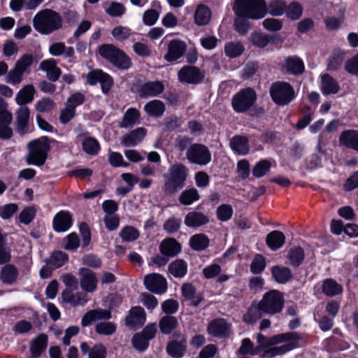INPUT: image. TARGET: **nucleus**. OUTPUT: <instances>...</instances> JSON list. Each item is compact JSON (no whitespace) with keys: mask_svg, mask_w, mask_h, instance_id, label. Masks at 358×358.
<instances>
[{"mask_svg":"<svg viewBox=\"0 0 358 358\" xmlns=\"http://www.w3.org/2000/svg\"><path fill=\"white\" fill-rule=\"evenodd\" d=\"M263 314L264 313L260 308V303H258L256 305H252L248 308L247 313L243 316V319L245 322L252 324L259 320Z\"/></svg>","mask_w":358,"mask_h":358,"instance_id":"obj_46","label":"nucleus"},{"mask_svg":"<svg viewBox=\"0 0 358 358\" xmlns=\"http://www.w3.org/2000/svg\"><path fill=\"white\" fill-rule=\"evenodd\" d=\"M78 273L81 288L87 292L94 291L98 283L95 273L87 268H80Z\"/></svg>","mask_w":358,"mask_h":358,"instance_id":"obj_14","label":"nucleus"},{"mask_svg":"<svg viewBox=\"0 0 358 358\" xmlns=\"http://www.w3.org/2000/svg\"><path fill=\"white\" fill-rule=\"evenodd\" d=\"M110 312L108 310L95 309L87 312L82 318V324L84 327L88 326L93 321L102 319L110 318Z\"/></svg>","mask_w":358,"mask_h":358,"instance_id":"obj_25","label":"nucleus"},{"mask_svg":"<svg viewBox=\"0 0 358 358\" xmlns=\"http://www.w3.org/2000/svg\"><path fill=\"white\" fill-rule=\"evenodd\" d=\"M99 54L116 67L127 69L131 66V61L126 54L112 44H105L99 48Z\"/></svg>","mask_w":358,"mask_h":358,"instance_id":"obj_6","label":"nucleus"},{"mask_svg":"<svg viewBox=\"0 0 358 358\" xmlns=\"http://www.w3.org/2000/svg\"><path fill=\"white\" fill-rule=\"evenodd\" d=\"M230 327L224 319H215L208 325V333L217 338H222L229 336Z\"/></svg>","mask_w":358,"mask_h":358,"instance_id":"obj_16","label":"nucleus"},{"mask_svg":"<svg viewBox=\"0 0 358 358\" xmlns=\"http://www.w3.org/2000/svg\"><path fill=\"white\" fill-rule=\"evenodd\" d=\"M145 135L146 130L139 127L123 136L120 143L124 147H134L142 141Z\"/></svg>","mask_w":358,"mask_h":358,"instance_id":"obj_19","label":"nucleus"},{"mask_svg":"<svg viewBox=\"0 0 358 358\" xmlns=\"http://www.w3.org/2000/svg\"><path fill=\"white\" fill-rule=\"evenodd\" d=\"M285 243V236L280 231H273L266 236V244L273 250H276L282 247Z\"/></svg>","mask_w":358,"mask_h":358,"instance_id":"obj_29","label":"nucleus"},{"mask_svg":"<svg viewBox=\"0 0 358 358\" xmlns=\"http://www.w3.org/2000/svg\"><path fill=\"white\" fill-rule=\"evenodd\" d=\"M270 168L271 163L268 160H262L255 165L252 173L255 177L260 178L264 176Z\"/></svg>","mask_w":358,"mask_h":358,"instance_id":"obj_64","label":"nucleus"},{"mask_svg":"<svg viewBox=\"0 0 358 358\" xmlns=\"http://www.w3.org/2000/svg\"><path fill=\"white\" fill-rule=\"evenodd\" d=\"M240 354L243 355H255L259 353L257 347L255 348L253 343L249 338H244L242 341L241 345L238 350Z\"/></svg>","mask_w":358,"mask_h":358,"instance_id":"obj_56","label":"nucleus"},{"mask_svg":"<svg viewBox=\"0 0 358 358\" xmlns=\"http://www.w3.org/2000/svg\"><path fill=\"white\" fill-rule=\"evenodd\" d=\"M199 194L196 189L192 187L184 190L179 196V201L183 205H191L199 199Z\"/></svg>","mask_w":358,"mask_h":358,"instance_id":"obj_49","label":"nucleus"},{"mask_svg":"<svg viewBox=\"0 0 358 358\" xmlns=\"http://www.w3.org/2000/svg\"><path fill=\"white\" fill-rule=\"evenodd\" d=\"M257 99L255 90L250 87L245 88L236 93L232 98L231 104L237 113H245L255 103Z\"/></svg>","mask_w":358,"mask_h":358,"instance_id":"obj_9","label":"nucleus"},{"mask_svg":"<svg viewBox=\"0 0 358 358\" xmlns=\"http://www.w3.org/2000/svg\"><path fill=\"white\" fill-rule=\"evenodd\" d=\"M62 19L60 15L51 9L38 12L33 18L34 28L42 34H50L62 27Z\"/></svg>","mask_w":358,"mask_h":358,"instance_id":"obj_2","label":"nucleus"},{"mask_svg":"<svg viewBox=\"0 0 358 358\" xmlns=\"http://www.w3.org/2000/svg\"><path fill=\"white\" fill-rule=\"evenodd\" d=\"M233 213V208L229 204H222L216 210L217 218L222 222L230 220Z\"/></svg>","mask_w":358,"mask_h":358,"instance_id":"obj_58","label":"nucleus"},{"mask_svg":"<svg viewBox=\"0 0 358 358\" xmlns=\"http://www.w3.org/2000/svg\"><path fill=\"white\" fill-rule=\"evenodd\" d=\"M180 249V245L173 238L165 240L160 245L161 252L169 257L176 255Z\"/></svg>","mask_w":358,"mask_h":358,"instance_id":"obj_31","label":"nucleus"},{"mask_svg":"<svg viewBox=\"0 0 358 358\" xmlns=\"http://www.w3.org/2000/svg\"><path fill=\"white\" fill-rule=\"evenodd\" d=\"M186 157L189 162L200 166H205L211 161V153L209 149L201 143L190 145L187 150Z\"/></svg>","mask_w":358,"mask_h":358,"instance_id":"obj_10","label":"nucleus"},{"mask_svg":"<svg viewBox=\"0 0 358 358\" xmlns=\"http://www.w3.org/2000/svg\"><path fill=\"white\" fill-rule=\"evenodd\" d=\"M340 143L348 148L358 151V131L347 130L341 134Z\"/></svg>","mask_w":358,"mask_h":358,"instance_id":"obj_27","label":"nucleus"},{"mask_svg":"<svg viewBox=\"0 0 358 358\" xmlns=\"http://www.w3.org/2000/svg\"><path fill=\"white\" fill-rule=\"evenodd\" d=\"M87 80L91 85H95L98 82L100 83L102 92L105 94L109 92L113 83L112 78L101 70L90 72L87 76Z\"/></svg>","mask_w":358,"mask_h":358,"instance_id":"obj_11","label":"nucleus"},{"mask_svg":"<svg viewBox=\"0 0 358 358\" xmlns=\"http://www.w3.org/2000/svg\"><path fill=\"white\" fill-rule=\"evenodd\" d=\"M49 52L52 56H60L64 55L66 57H72L74 55V49L72 47L66 48L62 42L52 43L49 47Z\"/></svg>","mask_w":358,"mask_h":358,"instance_id":"obj_35","label":"nucleus"},{"mask_svg":"<svg viewBox=\"0 0 358 358\" xmlns=\"http://www.w3.org/2000/svg\"><path fill=\"white\" fill-rule=\"evenodd\" d=\"M259 303L264 314L273 315L282 310L285 303L284 296L278 290H270L264 294Z\"/></svg>","mask_w":358,"mask_h":358,"instance_id":"obj_7","label":"nucleus"},{"mask_svg":"<svg viewBox=\"0 0 358 358\" xmlns=\"http://www.w3.org/2000/svg\"><path fill=\"white\" fill-rule=\"evenodd\" d=\"M144 285L148 290L156 294H162L167 289L166 279L158 273L147 275L144 278Z\"/></svg>","mask_w":358,"mask_h":358,"instance_id":"obj_12","label":"nucleus"},{"mask_svg":"<svg viewBox=\"0 0 358 358\" xmlns=\"http://www.w3.org/2000/svg\"><path fill=\"white\" fill-rule=\"evenodd\" d=\"M164 90V84L159 80L143 83L138 90L139 96L143 98L157 96Z\"/></svg>","mask_w":358,"mask_h":358,"instance_id":"obj_17","label":"nucleus"},{"mask_svg":"<svg viewBox=\"0 0 358 358\" xmlns=\"http://www.w3.org/2000/svg\"><path fill=\"white\" fill-rule=\"evenodd\" d=\"M17 270L12 265H7L2 268L1 278L4 283H12L17 276Z\"/></svg>","mask_w":358,"mask_h":358,"instance_id":"obj_52","label":"nucleus"},{"mask_svg":"<svg viewBox=\"0 0 358 358\" xmlns=\"http://www.w3.org/2000/svg\"><path fill=\"white\" fill-rule=\"evenodd\" d=\"M187 48L186 43L180 40H172L168 44V51L164 59L169 62H174L180 58Z\"/></svg>","mask_w":358,"mask_h":358,"instance_id":"obj_15","label":"nucleus"},{"mask_svg":"<svg viewBox=\"0 0 358 358\" xmlns=\"http://www.w3.org/2000/svg\"><path fill=\"white\" fill-rule=\"evenodd\" d=\"M30 111L27 106H22L16 112L17 131L24 134L28 131Z\"/></svg>","mask_w":358,"mask_h":358,"instance_id":"obj_20","label":"nucleus"},{"mask_svg":"<svg viewBox=\"0 0 358 358\" xmlns=\"http://www.w3.org/2000/svg\"><path fill=\"white\" fill-rule=\"evenodd\" d=\"M234 27L240 35H245L250 28L249 21L244 17H238L235 19Z\"/></svg>","mask_w":358,"mask_h":358,"instance_id":"obj_60","label":"nucleus"},{"mask_svg":"<svg viewBox=\"0 0 358 358\" xmlns=\"http://www.w3.org/2000/svg\"><path fill=\"white\" fill-rule=\"evenodd\" d=\"M41 70L47 73V77L52 81H56L61 75V70L57 66L56 62L54 59H47L40 64Z\"/></svg>","mask_w":358,"mask_h":358,"instance_id":"obj_28","label":"nucleus"},{"mask_svg":"<svg viewBox=\"0 0 358 358\" xmlns=\"http://www.w3.org/2000/svg\"><path fill=\"white\" fill-rule=\"evenodd\" d=\"M322 292L328 296L338 295L343 292V287L333 279H326L322 283Z\"/></svg>","mask_w":358,"mask_h":358,"instance_id":"obj_37","label":"nucleus"},{"mask_svg":"<svg viewBox=\"0 0 358 358\" xmlns=\"http://www.w3.org/2000/svg\"><path fill=\"white\" fill-rule=\"evenodd\" d=\"M259 351L266 349L263 358H273L282 355L299 345V338L296 333L289 332L267 337L261 333L257 335Z\"/></svg>","mask_w":358,"mask_h":358,"instance_id":"obj_1","label":"nucleus"},{"mask_svg":"<svg viewBox=\"0 0 358 358\" xmlns=\"http://www.w3.org/2000/svg\"><path fill=\"white\" fill-rule=\"evenodd\" d=\"M187 271V266L185 261L176 259L169 266V271L176 278L183 277Z\"/></svg>","mask_w":358,"mask_h":358,"instance_id":"obj_48","label":"nucleus"},{"mask_svg":"<svg viewBox=\"0 0 358 358\" xmlns=\"http://www.w3.org/2000/svg\"><path fill=\"white\" fill-rule=\"evenodd\" d=\"M68 259V255L65 252L57 251L52 253L47 262L48 264L51 265L55 269L65 264Z\"/></svg>","mask_w":358,"mask_h":358,"instance_id":"obj_50","label":"nucleus"},{"mask_svg":"<svg viewBox=\"0 0 358 358\" xmlns=\"http://www.w3.org/2000/svg\"><path fill=\"white\" fill-rule=\"evenodd\" d=\"M178 79L182 83L197 84L202 81L204 75L195 66H183L178 73Z\"/></svg>","mask_w":358,"mask_h":358,"instance_id":"obj_13","label":"nucleus"},{"mask_svg":"<svg viewBox=\"0 0 358 358\" xmlns=\"http://www.w3.org/2000/svg\"><path fill=\"white\" fill-rule=\"evenodd\" d=\"M271 273L275 280L284 284L292 278L291 270L285 266H274L271 268Z\"/></svg>","mask_w":358,"mask_h":358,"instance_id":"obj_30","label":"nucleus"},{"mask_svg":"<svg viewBox=\"0 0 358 358\" xmlns=\"http://www.w3.org/2000/svg\"><path fill=\"white\" fill-rule=\"evenodd\" d=\"M62 297L64 302L73 306L83 305L87 301L86 295L82 292L73 293L72 289L66 288L62 291Z\"/></svg>","mask_w":358,"mask_h":358,"instance_id":"obj_24","label":"nucleus"},{"mask_svg":"<svg viewBox=\"0 0 358 358\" xmlns=\"http://www.w3.org/2000/svg\"><path fill=\"white\" fill-rule=\"evenodd\" d=\"M208 217L203 213L192 211L185 217V224L189 227H199L208 222Z\"/></svg>","mask_w":358,"mask_h":358,"instance_id":"obj_26","label":"nucleus"},{"mask_svg":"<svg viewBox=\"0 0 358 358\" xmlns=\"http://www.w3.org/2000/svg\"><path fill=\"white\" fill-rule=\"evenodd\" d=\"M120 236L124 241H134L138 238L139 234L133 227L127 226L121 230Z\"/></svg>","mask_w":358,"mask_h":358,"instance_id":"obj_61","label":"nucleus"},{"mask_svg":"<svg viewBox=\"0 0 358 358\" xmlns=\"http://www.w3.org/2000/svg\"><path fill=\"white\" fill-rule=\"evenodd\" d=\"M340 90L337 82L329 75L322 76V92L324 94H336Z\"/></svg>","mask_w":358,"mask_h":358,"instance_id":"obj_34","label":"nucleus"},{"mask_svg":"<svg viewBox=\"0 0 358 358\" xmlns=\"http://www.w3.org/2000/svg\"><path fill=\"white\" fill-rule=\"evenodd\" d=\"M48 346V336L45 334L38 335L30 343L31 358H38Z\"/></svg>","mask_w":358,"mask_h":358,"instance_id":"obj_21","label":"nucleus"},{"mask_svg":"<svg viewBox=\"0 0 358 358\" xmlns=\"http://www.w3.org/2000/svg\"><path fill=\"white\" fill-rule=\"evenodd\" d=\"M43 0H11L10 2V7L13 11H19L24 6L27 9L34 10L36 9Z\"/></svg>","mask_w":358,"mask_h":358,"instance_id":"obj_38","label":"nucleus"},{"mask_svg":"<svg viewBox=\"0 0 358 358\" xmlns=\"http://www.w3.org/2000/svg\"><path fill=\"white\" fill-rule=\"evenodd\" d=\"M233 10L236 16L252 20L263 18L268 11L264 0H236Z\"/></svg>","mask_w":358,"mask_h":358,"instance_id":"obj_3","label":"nucleus"},{"mask_svg":"<svg viewBox=\"0 0 358 358\" xmlns=\"http://www.w3.org/2000/svg\"><path fill=\"white\" fill-rule=\"evenodd\" d=\"M178 325V322L177 318L171 315L164 316L159 321L160 330L165 334H169Z\"/></svg>","mask_w":358,"mask_h":358,"instance_id":"obj_45","label":"nucleus"},{"mask_svg":"<svg viewBox=\"0 0 358 358\" xmlns=\"http://www.w3.org/2000/svg\"><path fill=\"white\" fill-rule=\"evenodd\" d=\"M210 10L206 6L199 5L194 14L195 22L199 26L207 24L210 21Z\"/></svg>","mask_w":358,"mask_h":358,"instance_id":"obj_41","label":"nucleus"},{"mask_svg":"<svg viewBox=\"0 0 358 358\" xmlns=\"http://www.w3.org/2000/svg\"><path fill=\"white\" fill-rule=\"evenodd\" d=\"M287 17L292 20H298L303 14V7L298 2H292L286 6Z\"/></svg>","mask_w":358,"mask_h":358,"instance_id":"obj_53","label":"nucleus"},{"mask_svg":"<svg viewBox=\"0 0 358 358\" xmlns=\"http://www.w3.org/2000/svg\"><path fill=\"white\" fill-rule=\"evenodd\" d=\"M189 245L193 250L201 251L208 248L209 239L205 234H196L191 237Z\"/></svg>","mask_w":358,"mask_h":358,"instance_id":"obj_47","label":"nucleus"},{"mask_svg":"<svg viewBox=\"0 0 358 358\" xmlns=\"http://www.w3.org/2000/svg\"><path fill=\"white\" fill-rule=\"evenodd\" d=\"M185 350V341H172L168 344L166 348L168 354L174 358L182 357L184 355Z\"/></svg>","mask_w":358,"mask_h":358,"instance_id":"obj_42","label":"nucleus"},{"mask_svg":"<svg viewBox=\"0 0 358 358\" xmlns=\"http://www.w3.org/2000/svg\"><path fill=\"white\" fill-rule=\"evenodd\" d=\"M250 41L254 46L259 48H264L269 43L275 44L281 40L277 36L255 31L251 34Z\"/></svg>","mask_w":358,"mask_h":358,"instance_id":"obj_18","label":"nucleus"},{"mask_svg":"<svg viewBox=\"0 0 358 358\" xmlns=\"http://www.w3.org/2000/svg\"><path fill=\"white\" fill-rule=\"evenodd\" d=\"M82 145L83 150L91 155H96L100 150L99 142L93 137L85 138L82 143Z\"/></svg>","mask_w":358,"mask_h":358,"instance_id":"obj_51","label":"nucleus"},{"mask_svg":"<svg viewBox=\"0 0 358 358\" xmlns=\"http://www.w3.org/2000/svg\"><path fill=\"white\" fill-rule=\"evenodd\" d=\"M13 116L8 119L0 117V138L9 139L13 136V129L9 127L12 122Z\"/></svg>","mask_w":358,"mask_h":358,"instance_id":"obj_54","label":"nucleus"},{"mask_svg":"<svg viewBox=\"0 0 358 358\" xmlns=\"http://www.w3.org/2000/svg\"><path fill=\"white\" fill-rule=\"evenodd\" d=\"M230 146L233 150L240 155H246L249 151L247 138L242 136H236L230 141Z\"/></svg>","mask_w":358,"mask_h":358,"instance_id":"obj_33","label":"nucleus"},{"mask_svg":"<svg viewBox=\"0 0 358 358\" xmlns=\"http://www.w3.org/2000/svg\"><path fill=\"white\" fill-rule=\"evenodd\" d=\"M71 216L66 211H60L54 217L53 227L57 231H65L71 227Z\"/></svg>","mask_w":358,"mask_h":358,"instance_id":"obj_23","label":"nucleus"},{"mask_svg":"<svg viewBox=\"0 0 358 358\" xmlns=\"http://www.w3.org/2000/svg\"><path fill=\"white\" fill-rule=\"evenodd\" d=\"M35 215L36 209L34 207L29 206L22 210L18 217L22 223L29 224L34 220Z\"/></svg>","mask_w":358,"mask_h":358,"instance_id":"obj_63","label":"nucleus"},{"mask_svg":"<svg viewBox=\"0 0 358 358\" xmlns=\"http://www.w3.org/2000/svg\"><path fill=\"white\" fill-rule=\"evenodd\" d=\"M286 69L290 73L301 74L304 70L303 61L297 57H289L286 60Z\"/></svg>","mask_w":358,"mask_h":358,"instance_id":"obj_43","label":"nucleus"},{"mask_svg":"<svg viewBox=\"0 0 358 358\" xmlns=\"http://www.w3.org/2000/svg\"><path fill=\"white\" fill-rule=\"evenodd\" d=\"M270 94L273 101L280 106L287 105L294 98L293 87L286 82H277L272 84Z\"/></svg>","mask_w":358,"mask_h":358,"instance_id":"obj_8","label":"nucleus"},{"mask_svg":"<svg viewBox=\"0 0 358 358\" xmlns=\"http://www.w3.org/2000/svg\"><path fill=\"white\" fill-rule=\"evenodd\" d=\"M286 9V4L282 0H274L271 1L268 8V13L273 16L282 15Z\"/></svg>","mask_w":358,"mask_h":358,"instance_id":"obj_55","label":"nucleus"},{"mask_svg":"<svg viewBox=\"0 0 358 358\" xmlns=\"http://www.w3.org/2000/svg\"><path fill=\"white\" fill-rule=\"evenodd\" d=\"M148 340L141 334H136L132 338L133 347L138 351L143 352L148 346Z\"/></svg>","mask_w":358,"mask_h":358,"instance_id":"obj_57","label":"nucleus"},{"mask_svg":"<svg viewBox=\"0 0 358 358\" xmlns=\"http://www.w3.org/2000/svg\"><path fill=\"white\" fill-rule=\"evenodd\" d=\"M188 176V169L181 163L172 165L168 173L164 176L165 178L164 191L169 194H174L185 185Z\"/></svg>","mask_w":358,"mask_h":358,"instance_id":"obj_4","label":"nucleus"},{"mask_svg":"<svg viewBox=\"0 0 358 358\" xmlns=\"http://www.w3.org/2000/svg\"><path fill=\"white\" fill-rule=\"evenodd\" d=\"M144 110L149 115L159 117L165 110V105L162 101L155 99L147 103Z\"/></svg>","mask_w":358,"mask_h":358,"instance_id":"obj_40","label":"nucleus"},{"mask_svg":"<svg viewBox=\"0 0 358 358\" xmlns=\"http://www.w3.org/2000/svg\"><path fill=\"white\" fill-rule=\"evenodd\" d=\"M287 257L291 266L297 267L304 259V251L301 247H293L289 250Z\"/></svg>","mask_w":358,"mask_h":358,"instance_id":"obj_36","label":"nucleus"},{"mask_svg":"<svg viewBox=\"0 0 358 358\" xmlns=\"http://www.w3.org/2000/svg\"><path fill=\"white\" fill-rule=\"evenodd\" d=\"M29 155L27 158L28 164L43 165L47 157V152L50 150L48 138L42 137L34 140L28 144Z\"/></svg>","mask_w":358,"mask_h":358,"instance_id":"obj_5","label":"nucleus"},{"mask_svg":"<svg viewBox=\"0 0 358 358\" xmlns=\"http://www.w3.org/2000/svg\"><path fill=\"white\" fill-rule=\"evenodd\" d=\"M145 322V313L143 308L136 306L131 309L126 318V324L130 327L143 325Z\"/></svg>","mask_w":358,"mask_h":358,"instance_id":"obj_22","label":"nucleus"},{"mask_svg":"<svg viewBox=\"0 0 358 358\" xmlns=\"http://www.w3.org/2000/svg\"><path fill=\"white\" fill-rule=\"evenodd\" d=\"M266 259L262 255H257L250 264V271L255 274L261 273L266 267Z\"/></svg>","mask_w":358,"mask_h":358,"instance_id":"obj_59","label":"nucleus"},{"mask_svg":"<svg viewBox=\"0 0 358 358\" xmlns=\"http://www.w3.org/2000/svg\"><path fill=\"white\" fill-rule=\"evenodd\" d=\"M35 89L31 85L24 86L16 95L15 101L18 105H24L34 99Z\"/></svg>","mask_w":358,"mask_h":358,"instance_id":"obj_32","label":"nucleus"},{"mask_svg":"<svg viewBox=\"0 0 358 358\" xmlns=\"http://www.w3.org/2000/svg\"><path fill=\"white\" fill-rule=\"evenodd\" d=\"M111 34L116 40L122 41L131 36V31L127 27L118 26L113 28Z\"/></svg>","mask_w":358,"mask_h":358,"instance_id":"obj_62","label":"nucleus"},{"mask_svg":"<svg viewBox=\"0 0 358 358\" xmlns=\"http://www.w3.org/2000/svg\"><path fill=\"white\" fill-rule=\"evenodd\" d=\"M140 113L135 108H129L124 113L122 120L120 124L122 128L131 127L139 119Z\"/></svg>","mask_w":358,"mask_h":358,"instance_id":"obj_44","label":"nucleus"},{"mask_svg":"<svg viewBox=\"0 0 358 358\" xmlns=\"http://www.w3.org/2000/svg\"><path fill=\"white\" fill-rule=\"evenodd\" d=\"M245 51L243 44L240 41H231L224 45V52L230 58H235L241 56Z\"/></svg>","mask_w":358,"mask_h":358,"instance_id":"obj_39","label":"nucleus"}]
</instances>
